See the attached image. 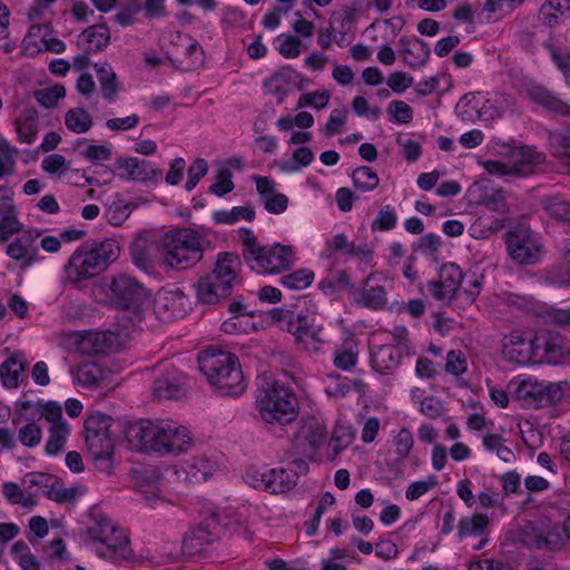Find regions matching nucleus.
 <instances>
[{"mask_svg": "<svg viewBox=\"0 0 570 570\" xmlns=\"http://www.w3.org/2000/svg\"><path fill=\"white\" fill-rule=\"evenodd\" d=\"M125 442L135 452L158 456H177L194 446L188 428L170 419H140L125 428Z\"/></svg>", "mask_w": 570, "mask_h": 570, "instance_id": "obj_1", "label": "nucleus"}, {"mask_svg": "<svg viewBox=\"0 0 570 570\" xmlns=\"http://www.w3.org/2000/svg\"><path fill=\"white\" fill-rule=\"evenodd\" d=\"M119 254L120 245L111 238L81 245L71 254L63 267L65 281L78 286L92 279L115 263Z\"/></svg>", "mask_w": 570, "mask_h": 570, "instance_id": "obj_2", "label": "nucleus"}, {"mask_svg": "<svg viewBox=\"0 0 570 570\" xmlns=\"http://www.w3.org/2000/svg\"><path fill=\"white\" fill-rule=\"evenodd\" d=\"M243 257L252 271L262 275H277L291 269L297 262V252L292 245L275 243L263 245L249 228L238 230Z\"/></svg>", "mask_w": 570, "mask_h": 570, "instance_id": "obj_3", "label": "nucleus"}, {"mask_svg": "<svg viewBox=\"0 0 570 570\" xmlns=\"http://www.w3.org/2000/svg\"><path fill=\"white\" fill-rule=\"evenodd\" d=\"M159 264L180 271L196 265L204 255L205 240L194 229L179 228L166 233L158 242Z\"/></svg>", "mask_w": 570, "mask_h": 570, "instance_id": "obj_4", "label": "nucleus"}, {"mask_svg": "<svg viewBox=\"0 0 570 570\" xmlns=\"http://www.w3.org/2000/svg\"><path fill=\"white\" fill-rule=\"evenodd\" d=\"M256 409L267 424L286 425L298 416L295 393L277 380L263 379L256 394Z\"/></svg>", "mask_w": 570, "mask_h": 570, "instance_id": "obj_5", "label": "nucleus"}, {"mask_svg": "<svg viewBox=\"0 0 570 570\" xmlns=\"http://www.w3.org/2000/svg\"><path fill=\"white\" fill-rule=\"evenodd\" d=\"M199 370L220 395L237 396L246 383L235 355L226 352L205 351L198 356Z\"/></svg>", "mask_w": 570, "mask_h": 570, "instance_id": "obj_6", "label": "nucleus"}, {"mask_svg": "<svg viewBox=\"0 0 570 570\" xmlns=\"http://www.w3.org/2000/svg\"><path fill=\"white\" fill-rule=\"evenodd\" d=\"M108 289L111 302L122 312L130 315V322L134 325L139 323L150 303L149 291L127 273L111 276Z\"/></svg>", "mask_w": 570, "mask_h": 570, "instance_id": "obj_7", "label": "nucleus"}, {"mask_svg": "<svg viewBox=\"0 0 570 570\" xmlns=\"http://www.w3.org/2000/svg\"><path fill=\"white\" fill-rule=\"evenodd\" d=\"M85 533L87 541L105 547L108 553L125 556L128 552L129 539L125 530L105 513L91 511Z\"/></svg>", "mask_w": 570, "mask_h": 570, "instance_id": "obj_8", "label": "nucleus"}, {"mask_svg": "<svg viewBox=\"0 0 570 570\" xmlns=\"http://www.w3.org/2000/svg\"><path fill=\"white\" fill-rule=\"evenodd\" d=\"M546 155L535 148L521 146L512 148L504 160H484L480 165L490 174L499 177H527L534 167L544 161Z\"/></svg>", "mask_w": 570, "mask_h": 570, "instance_id": "obj_9", "label": "nucleus"}, {"mask_svg": "<svg viewBox=\"0 0 570 570\" xmlns=\"http://www.w3.org/2000/svg\"><path fill=\"white\" fill-rule=\"evenodd\" d=\"M244 480L254 489L278 494L293 489L297 483L298 474L293 468L252 465L247 468Z\"/></svg>", "mask_w": 570, "mask_h": 570, "instance_id": "obj_10", "label": "nucleus"}, {"mask_svg": "<svg viewBox=\"0 0 570 570\" xmlns=\"http://www.w3.org/2000/svg\"><path fill=\"white\" fill-rule=\"evenodd\" d=\"M514 106L511 96L495 92L485 98L481 104L473 99L464 97L456 106L458 115L463 120H473L474 115L481 121L489 122L502 117Z\"/></svg>", "mask_w": 570, "mask_h": 570, "instance_id": "obj_11", "label": "nucleus"}, {"mask_svg": "<svg viewBox=\"0 0 570 570\" xmlns=\"http://www.w3.org/2000/svg\"><path fill=\"white\" fill-rule=\"evenodd\" d=\"M36 411L39 419L43 417L49 423L45 452L50 456H56L65 450L71 428L63 419L62 407L58 402L48 401L46 404H38Z\"/></svg>", "mask_w": 570, "mask_h": 570, "instance_id": "obj_12", "label": "nucleus"}, {"mask_svg": "<svg viewBox=\"0 0 570 570\" xmlns=\"http://www.w3.org/2000/svg\"><path fill=\"white\" fill-rule=\"evenodd\" d=\"M505 243L511 258L521 265H534L542 257L543 245L537 234L527 226L508 232Z\"/></svg>", "mask_w": 570, "mask_h": 570, "instance_id": "obj_13", "label": "nucleus"}, {"mask_svg": "<svg viewBox=\"0 0 570 570\" xmlns=\"http://www.w3.org/2000/svg\"><path fill=\"white\" fill-rule=\"evenodd\" d=\"M568 537L563 525L541 518L529 522L523 529L522 541L525 546L535 549L559 550L567 543Z\"/></svg>", "mask_w": 570, "mask_h": 570, "instance_id": "obj_14", "label": "nucleus"}, {"mask_svg": "<svg viewBox=\"0 0 570 570\" xmlns=\"http://www.w3.org/2000/svg\"><path fill=\"white\" fill-rule=\"evenodd\" d=\"M68 345L81 354H110L118 351V335L114 332H71Z\"/></svg>", "mask_w": 570, "mask_h": 570, "instance_id": "obj_15", "label": "nucleus"}, {"mask_svg": "<svg viewBox=\"0 0 570 570\" xmlns=\"http://www.w3.org/2000/svg\"><path fill=\"white\" fill-rule=\"evenodd\" d=\"M537 363L559 364L570 357V341L560 333L540 331L534 334Z\"/></svg>", "mask_w": 570, "mask_h": 570, "instance_id": "obj_16", "label": "nucleus"}, {"mask_svg": "<svg viewBox=\"0 0 570 570\" xmlns=\"http://www.w3.org/2000/svg\"><path fill=\"white\" fill-rule=\"evenodd\" d=\"M41 236L38 229H29L22 236L16 237L7 245L6 254L14 261L21 269H28L39 261V250L36 240Z\"/></svg>", "mask_w": 570, "mask_h": 570, "instance_id": "obj_17", "label": "nucleus"}, {"mask_svg": "<svg viewBox=\"0 0 570 570\" xmlns=\"http://www.w3.org/2000/svg\"><path fill=\"white\" fill-rule=\"evenodd\" d=\"M462 281L461 268L454 263H448L440 268L439 278L429 283V292L436 301L450 303Z\"/></svg>", "mask_w": 570, "mask_h": 570, "instance_id": "obj_18", "label": "nucleus"}, {"mask_svg": "<svg viewBox=\"0 0 570 570\" xmlns=\"http://www.w3.org/2000/svg\"><path fill=\"white\" fill-rule=\"evenodd\" d=\"M502 354L511 363L525 365L535 362L534 336L528 340L522 331H512L502 340Z\"/></svg>", "mask_w": 570, "mask_h": 570, "instance_id": "obj_19", "label": "nucleus"}, {"mask_svg": "<svg viewBox=\"0 0 570 570\" xmlns=\"http://www.w3.org/2000/svg\"><path fill=\"white\" fill-rule=\"evenodd\" d=\"M118 176L122 180L157 181L163 177V171L150 161L137 157H121L116 161Z\"/></svg>", "mask_w": 570, "mask_h": 570, "instance_id": "obj_20", "label": "nucleus"}, {"mask_svg": "<svg viewBox=\"0 0 570 570\" xmlns=\"http://www.w3.org/2000/svg\"><path fill=\"white\" fill-rule=\"evenodd\" d=\"M218 524L214 518L206 519L190 528L184 535L181 550L186 556H196L205 550L216 538Z\"/></svg>", "mask_w": 570, "mask_h": 570, "instance_id": "obj_21", "label": "nucleus"}, {"mask_svg": "<svg viewBox=\"0 0 570 570\" xmlns=\"http://www.w3.org/2000/svg\"><path fill=\"white\" fill-rule=\"evenodd\" d=\"M187 308L188 298L180 291L159 292L154 303L155 314L163 322H171L183 317Z\"/></svg>", "mask_w": 570, "mask_h": 570, "instance_id": "obj_22", "label": "nucleus"}, {"mask_svg": "<svg viewBox=\"0 0 570 570\" xmlns=\"http://www.w3.org/2000/svg\"><path fill=\"white\" fill-rule=\"evenodd\" d=\"M289 332L296 335L297 341L311 352H320L326 342L322 326L312 323L307 315L297 314L291 321Z\"/></svg>", "mask_w": 570, "mask_h": 570, "instance_id": "obj_23", "label": "nucleus"}, {"mask_svg": "<svg viewBox=\"0 0 570 570\" xmlns=\"http://www.w3.org/2000/svg\"><path fill=\"white\" fill-rule=\"evenodd\" d=\"M472 194H475L478 203L489 210L500 214L509 212L507 193L501 188L493 187L488 179H480L474 183Z\"/></svg>", "mask_w": 570, "mask_h": 570, "instance_id": "obj_24", "label": "nucleus"}, {"mask_svg": "<svg viewBox=\"0 0 570 570\" xmlns=\"http://www.w3.org/2000/svg\"><path fill=\"white\" fill-rule=\"evenodd\" d=\"M186 377L175 368L166 370L154 382V395L159 399H178L186 392Z\"/></svg>", "mask_w": 570, "mask_h": 570, "instance_id": "obj_25", "label": "nucleus"}, {"mask_svg": "<svg viewBox=\"0 0 570 570\" xmlns=\"http://www.w3.org/2000/svg\"><path fill=\"white\" fill-rule=\"evenodd\" d=\"M14 131L18 141L26 145H31L37 140L39 132V112L33 106L22 107L14 121Z\"/></svg>", "mask_w": 570, "mask_h": 570, "instance_id": "obj_26", "label": "nucleus"}, {"mask_svg": "<svg viewBox=\"0 0 570 570\" xmlns=\"http://www.w3.org/2000/svg\"><path fill=\"white\" fill-rule=\"evenodd\" d=\"M239 271V257L234 253L223 252L218 254L215 267L208 275L222 283L225 287H228L232 292L238 281Z\"/></svg>", "mask_w": 570, "mask_h": 570, "instance_id": "obj_27", "label": "nucleus"}, {"mask_svg": "<svg viewBox=\"0 0 570 570\" xmlns=\"http://www.w3.org/2000/svg\"><path fill=\"white\" fill-rule=\"evenodd\" d=\"M28 361L22 351H13L8 354L6 361L0 365V381L6 389H17Z\"/></svg>", "mask_w": 570, "mask_h": 570, "instance_id": "obj_28", "label": "nucleus"}, {"mask_svg": "<svg viewBox=\"0 0 570 570\" xmlns=\"http://www.w3.org/2000/svg\"><path fill=\"white\" fill-rule=\"evenodd\" d=\"M375 274H370L363 282L362 287L358 292L356 303L363 307L379 311L386 307L387 291L384 286L373 284Z\"/></svg>", "mask_w": 570, "mask_h": 570, "instance_id": "obj_29", "label": "nucleus"}, {"mask_svg": "<svg viewBox=\"0 0 570 570\" xmlns=\"http://www.w3.org/2000/svg\"><path fill=\"white\" fill-rule=\"evenodd\" d=\"M109 41V29L104 24H95L78 35L76 39V46L82 52L92 53L101 51L108 46Z\"/></svg>", "mask_w": 570, "mask_h": 570, "instance_id": "obj_30", "label": "nucleus"}, {"mask_svg": "<svg viewBox=\"0 0 570 570\" xmlns=\"http://www.w3.org/2000/svg\"><path fill=\"white\" fill-rule=\"evenodd\" d=\"M77 382L87 389L100 386L109 379L110 371L97 362H86L76 370Z\"/></svg>", "mask_w": 570, "mask_h": 570, "instance_id": "obj_31", "label": "nucleus"}, {"mask_svg": "<svg viewBox=\"0 0 570 570\" xmlns=\"http://www.w3.org/2000/svg\"><path fill=\"white\" fill-rule=\"evenodd\" d=\"M524 0H487L479 13L481 22L494 23L513 12Z\"/></svg>", "mask_w": 570, "mask_h": 570, "instance_id": "obj_32", "label": "nucleus"}, {"mask_svg": "<svg viewBox=\"0 0 570 570\" xmlns=\"http://www.w3.org/2000/svg\"><path fill=\"white\" fill-rule=\"evenodd\" d=\"M514 396L527 407H542L541 382L533 379L513 381Z\"/></svg>", "mask_w": 570, "mask_h": 570, "instance_id": "obj_33", "label": "nucleus"}, {"mask_svg": "<svg viewBox=\"0 0 570 570\" xmlns=\"http://www.w3.org/2000/svg\"><path fill=\"white\" fill-rule=\"evenodd\" d=\"M402 360L400 347L392 344L377 346L371 352V363L375 371H393L399 367Z\"/></svg>", "mask_w": 570, "mask_h": 570, "instance_id": "obj_34", "label": "nucleus"}, {"mask_svg": "<svg viewBox=\"0 0 570 570\" xmlns=\"http://www.w3.org/2000/svg\"><path fill=\"white\" fill-rule=\"evenodd\" d=\"M399 43L402 48L401 52H402L403 61L407 66H410L412 68H416V67L423 66L428 61V59L430 57V49H429V46L424 41H422L417 38H414V39L401 38L399 40Z\"/></svg>", "mask_w": 570, "mask_h": 570, "instance_id": "obj_35", "label": "nucleus"}, {"mask_svg": "<svg viewBox=\"0 0 570 570\" xmlns=\"http://www.w3.org/2000/svg\"><path fill=\"white\" fill-rule=\"evenodd\" d=\"M530 99L543 108L561 116L570 117V104L553 95L544 87L535 86L529 90Z\"/></svg>", "mask_w": 570, "mask_h": 570, "instance_id": "obj_36", "label": "nucleus"}, {"mask_svg": "<svg viewBox=\"0 0 570 570\" xmlns=\"http://www.w3.org/2000/svg\"><path fill=\"white\" fill-rule=\"evenodd\" d=\"M197 297L204 304H216L232 292L222 283L207 275L197 283Z\"/></svg>", "mask_w": 570, "mask_h": 570, "instance_id": "obj_37", "label": "nucleus"}, {"mask_svg": "<svg viewBox=\"0 0 570 570\" xmlns=\"http://www.w3.org/2000/svg\"><path fill=\"white\" fill-rule=\"evenodd\" d=\"M86 488L79 484L63 487L62 483L51 475L46 497L57 503H72L82 497Z\"/></svg>", "mask_w": 570, "mask_h": 570, "instance_id": "obj_38", "label": "nucleus"}, {"mask_svg": "<svg viewBox=\"0 0 570 570\" xmlns=\"http://www.w3.org/2000/svg\"><path fill=\"white\" fill-rule=\"evenodd\" d=\"M570 14V0H547L540 8L539 18L547 27L553 28L559 18Z\"/></svg>", "mask_w": 570, "mask_h": 570, "instance_id": "obj_39", "label": "nucleus"}, {"mask_svg": "<svg viewBox=\"0 0 570 570\" xmlns=\"http://www.w3.org/2000/svg\"><path fill=\"white\" fill-rule=\"evenodd\" d=\"M95 71L100 83L101 95L108 101H114L119 90L117 76L109 63H96Z\"/></svg>", "mask_w": 570, "mask_h": 570, "instance_id": "obj_40", "label": "nucleus"}, {"mask_svg": "<svg viewBox=\"0 0 570 570\" xmlns=\"http://www.w3.org/2000/svg\"><path fill=\"white\" fill-rule=\"evenodd\" d=\"M490 520L485 514H473L471 517L462 518L458 524V535L460 540H464L471 537H481Z\"/></svg>", "mask_w": 570, "mask_h": 570, "instance_id": "obj_41", "label": "nucleus"}, {"mask_svg": "<svg viewBox=\"0 0 570 570\" xmlns=\"http://www.w3.org/2000/svg\"><path fill=\"white\" fill-rule=\"evenodd\" d=\"M94 125L91 115L81 107L69 109L65 114V126L75 134H86Z\"/></svg>", "mask_w": 570, "mask_h": 570, "instance_id": "obj_42", "label": "nucleus"}, {"mask_svg": "<svg viewBox=\"0 0 570 570\" xmlns=\"http://www.w3.org/2000/svg\"><path fill=\"white\" fill-rule=\"evenodd\" d=\"M2 493L6 500L12 505H21L30 510L37 504V500L32 499V493L26 492V488L16 482H4L2 484Z\"/></svg>", "mask_w": 570, "mask_h": 570, "instance_id": "obj_43", "label": "nucleus"}, {"mask_svg": "<svg viewBox=\"0 0 570 570\" xmlns=\"http://www.w3.org/2000/svg\"><path fill=\"white\" fill-rule=\"evenodd\" d=\"M546 47L558 69L562 71L567 83L570 85V48L552 39L546 43Z\"/></svg>", "mask_w": 570, "mask_h": 570, "instance_id": "obj_44", "label": "nucleus"}, {"mask_svg": "<svg viewBox=\"0 0 570 570\" xmlns=\"http://www.w3.org/2000/svg\"><path fill=\"white\" fill-rule=\"evenodd\" d=\"M549 141L552 154L570 170V128L551 134Z\"/></svg>", "mask_w": 570, "mask_h": 570, "instance_id": "obj_45", "label": "nucleus"}, {"mask_svg": "<svg viewBox=\"0 0 570 570\" xmlns=\"http://www.w3.org/2000/svg\"><path fill=\"white\" fill-rule=\"evenodd\" d=\"M546 213L561 223H570V202L559 195L547 196L542 200Z\"/></svg>", "mask_w": 570, "mask_h": 570, "instance_id": "obj_46", "label": "nucleus"}, {"mask_svg": "<svg viewBox=\"0 0 570 570\" xmlns=\"http://www.w3.org/2000/svg\"><path fill=\"white\" fill-rule=\"evenodd\" d=\"M255 218V208L252 205L236 206L229 210H217L213 219L217 224H235L240 219L252 222Z\"/></svg>", "mask_w": 570, "mask_h": 570, "instance_id": "obj_47", "label": "nucleus"}, {"mask_svg": "<svg viewBox=\"0 0 570 570\" xmlns=\"http://www.w3.org/2000/svg\"><path fill=\"white\" fill-rule=\"evenodd\" d=\"M10 553L22 570H40V562L24 541H16L10 549Z\"/></svg>", "mask_w": 570, "mask_h": 570, "instance_id": "obj_48", "label": "nucleus"}, {"mask_svg": "<svg viewBox=\"0 0 570 570\" xmlns=\"http://www.w3.org/2000/svg\"><path fill=\"white\" fill-rule=\"evenodd\" d=\"M216 469V462L210 461L205 456H195L189 461L186 471L190 479L199 482L206 481L209 476L214 474Z\"/></svg>", "mask_w": 570, "mask_h": 570, "instance_id": "obj_49", "label": "nucleus"}, {"mask_svg": "<svg viewBox=\"0 0 570 570\" xmlns=\"http://www.w3.org/2000/svg\"><path fill=\"white\" fill-rule=\"evenodd\" d=\"M86 445L95 460L109 458L114 450L111 436L86 435Z\"/></svg>", "mask_w": 570, "mask_h": 570, "instance_id": "obj_50", "label": "nucleus"}, {"mask_svg": "<svg viewBox=\"0 0 570 570\" xmlns=\"http://www.w3.org/2000/svg\"><path fill=\"white\" fill-rule=\"evenodd\" d=\"M50 481L51 474L30 472L22 478L21 483L22 487L26 488V492L32 493V499L37 500L40 493L46 495Z\"/></svg>", "mask_w": 570, "mask_h": 570, "instance_id": "obj_51", "label": "nucleus"}, {"mask_svg": "<svg viewBox=\"0 0 570 570\" xmlns=\"http://www.w3.org/2000/svg\"><path fill=\"white\" fill-rule=\"evenodd\" d=\"M352 180L354 186L363 193L374 190L380 184L377 174L367 166H361L354 169Z\"/></svg>", "mask_w": 570, "mask_h": 570, "instance_id": "obj_52", "label": "nucleus"}, {"mask_svg": "<svg viewBox=\"0 0 570 570\" xmlns=\"http://www.w3.org/2000/svg\"><path fill=\"white\" fill-rule=\"evenodd\" d=\"M357 346L354 341H346L341 348L335 352L334 365L343 371H348L357 363Z\"/></svg>", "mask_w": 570, "mask_h": 570, "instance_id": "obj_53", "label": "nucleus"}, {"mask_svg": "<svg viewBox=\"0 0 570 570\" xmlns=\"http://www.w3.org/2000/svg\"><path fill=\"white\" fill-rule=\"evenodd\" d=\"M301 436L313 450H317L324 444L327 438V430L317 421H309L302 428Z\"/></svg>", "mask_w": 570, "mask_h": 570, "instance_id": "obj_54", "label": "nucleus"}, {"mask_svg": "<svg viewBox=\"0 0 570 570\" xmlns=\"http://www.w3.org/2000/svg\"><path fill=\"white\" fill-rule=\"evenodd\" d=\"M46 40L45 29L39 26H32L22 40V50L28 56H36L43 51Z\"/></svg>", "mask_w": 570, "mask_h": 570, "instance_id": "obj_55", "label": "nucleus"}, {"mask_svg": "<svg viewBox=\"0 0 570 570\" xmlns=\"http://www.w3.org/2000/svg\"><path fill=\"white\" fill-rule=\"evenodd\" d=\"M314 273L307 268L296 269L281 278V284L293 291L307 288L314 281Z\"/></svg>", "mask_w": 570, "mask_h": 570, "instance_id": "obj_56", "label": "nucleus"}, {"mask_svg": "<svg viewBox=\"0 0 570 570\" xmlns=\"http://www.w3.org/2000/svg\"><path fill=\"white\" fill-rule=\"evenodd\" d=\"M33 96L40 106L50 109L55 108L59 101L66 97V88L65 86L57 83L51 87L36 90Z\"/></svg>", "mask_w": 570, "mask_h": 570, "instance_id": "obj_57", "label": "nucleus"}, {"mask_svg": "<svg viewBox=\"0 0 570 570\" xmlns=\"http://www.w3.org/2000/svg\"><path fill=\"white\" fill-rule=\"evenodd\" d=\"M482 443L487 451L494 452L505 463H510L514 459L513 452L505 445V441L500 434H485Z\"/></svg>", "mask_w": 570, "mask_h": 570, "instance_id": "obj_58", "label": "nucleus"}, {"mask_svg": "<svg viewBox=\"0 0 570 570\" xmlns=\"http://www.w3.org/2000/svg\"><path fill=\"white\" fill-rule=\"evenodd\" d=\"M314 160V154L309 147H299L293 151L292 160L284 161L281 169L284 173H296L307 167Z\"/></svg>", "mask_w": 570, "mask_h": 570, "instance_id": "obj_59", "label": "nucleus"}, {"mask_svg": "<svg viewBox=\"0 0 570 570\" xmlns=\"http://www.w3.org/2000/svg\"><path fill=\"white\" fill-rule=\"evenodd\" d=\"M18 149L7 139H0V178L11 175L16 170Z\"/></svg>", "mask_w": 570, "mask_h": 570, "instance_id": "obj_60", "label": "nucleus"}, {"mask_svg": "<svg viewBox=\"0 0 570 570\" xmlns=\"http://www.w3.org/2000/svg\"><path fill=\"white\" fill-rule=\"evenodd\" d=\"M42 439V429L36 420H28L18 431L19 442L27 448H36Z\"/></svg>", "mask_w": 570, "mask_h": 570, "instance_id": "obj_61", "label": "nucleus"}, {"mask_svg": "<svg viewBox=\"0 0 570 570\" xmlns=\"http://www.w3.org/2000/svg\"><path fill=\"white\" fill-rule=\"evenodd\" d=\"M390 120L397 125H407L413 119V109L403 100H393L386 107Z\"/></svg>", "mask_w": 570, "mask_h": 570, "instance_id": "obj_62", "label": "nucleus"}, {"mask_svg": "<svg viewBox=\"0 0 570 570\" xmlns=\"http://www.w3.org/2000/svg\"><path fill=\"white\" fill-rule=\"evenodd\" d=\"M111 419L102 413H95L87 417L85 422L86 435H110Z\"/></svg>", "mask_w": 570, "mask_h": 570, "instance_id": "obj_63", "label": "nucleus"}, {"mask_svg": "<svg viewBox=\"0 0 570 570\" xmlns=\"http://www.w3.org/2000/svg\"><path fill=\"white\" fill-rule=\"evenodd\" d=\"M444 370L455 377L464 374L468 370V358L463 351L451 350L446 354Z\"/></svg>", "mask_w": 570, "mask_h": 570, "instance_id": "obj_64", "label": "nucleus"}]
</instances>
